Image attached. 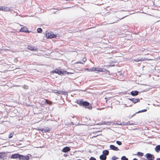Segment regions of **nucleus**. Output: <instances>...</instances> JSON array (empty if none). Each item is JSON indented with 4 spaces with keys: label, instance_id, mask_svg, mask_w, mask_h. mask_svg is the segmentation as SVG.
I'll list each match as a JSON object with an SVG mask.
<instances>
[{
    "label": "nucleus",
    "instance_id": "obj_1",
    "mask_svg": "<svg viewBox=\"0 0 160 160\" xmlns=\"http://www.w3.org/2000/svg\"><path fill=\"white\" fill-rule=\"evenodd\" d=\"M77 103L80 106L84 107L85 108L89 109H91L92 108V106L88 102L83 101L82 99L77 100Z\"/></svg>",
    "mask_w": 160,
    "mask_h": 160
},
{
    "label": "nucleus",
    "instance_id": "obj_2",
    "mask_svg": "<svg viewBox=\"0 0 160 160\" xmlns=\"http://www.w3.org/2000/svg\"><path fill=\"white\" fill-rule=\"evenodd\" d=\"M51 73H55L58 74L59 75L64 74V73H67V71H62L61 69H58V68H56L54 70L52 71L51 72Z\"/></svg>",
    "mask_w": 160,
    "mask_h": 160
},
{
    "label": "nucleus",
    "instance_id": "obj_3",
    "mask_svg": "<svg viewBox=\"0 0 160 160\" xmlns=\"http://www.w3.org/2000/svg\"><path fill=\"white\" fill-rule=\"evenodd\" d=\"M46 36L47 38H56L57 37V36L54 34L52 32L46 33Z\"/></svg>",
    "mask_w": 160,
    "mask_h": 160
},
{
    "label": "nucleus",
    "instance_id": "obj_4",
    "mask_svg": "<svg viewBox=\"0 0 160 160\" xmlns=\"http://www.w3.org/2000/svg\"><path fill=\"white\" fill-rule=\"evenodd\" d=\"M19 31L21 32H24L27 33H29L30 32V31H28V28L26 26L22 27Z\"/></svg>",
    "mask_w": 160,
    "mask_h": 160
},
{
    "label": "nucleus",
    "instance_id": "obj_5",
    "mask_svg": "<svg viewBox=\"0 0 160 160\" xmlns=\"http://www.w3.org/2000/svg\"><path fill=\"white\" fill-rule=\"evenodd\" d=\"M38 130L44 132H48L50 131V129L48 127H45L43 128L39 129Z\"/></svg>",
    "mask_w": 160,
    "mask_h": 160
},
{
    "label": "nucleus",
    "instance_id": "obj_6",
    "mask_svg": "<svg viewBox=\"0 0 160 160\" xmlns=\"http://www.w3.org/2000/svg\"><path fill=\"white\" fill-rule=\"evenodd\" d=\"M146 158L149 160H154V157L153 155L150 153H147L146 155Z\"/></svg>",
    "mask_w": 160,
    "mask_h": 160
},
{
    "label": "nucleus",
    "instance_id": "obj_7",
    "mask_svg": "<svg viewBox=\"0 0 160 160\" xmlns=\"http://www.w3.org/2000/svg\"><path fill=\"white\" fill-rule=\"evenodd\" d=\"M7 156V154L5 152H0V158L4 159V158H6Z\"/></svg>",
    "mask_w": 160,
    "mask_h": 160
},
{
    "label": "nucleus",
    "instance_id": "obj_8",
    "mask_svg": "<svg viewBox=\"0 0 160 160\" xmlns=\"http://www.w3.org/2000/svg\"><path fill=\"white\" fill-rule=\"evenodd\" d=\"M28 48L31 51H36L37 48L35 47H33L31 45L28 46Z\"/></svg>",
    "mask_w": 160,
    "mask_h": 160
},
{
    "label": "nucleus",
    "instance_id": "obj_9",
    "mask_svg": "<svg viewBox=\"0 0 160 160\" xmlns=\"http://www.w3.org/2000/svg\"><path fill=\"white\" fill-rule=\"evenodd\" d=\"M110 148L111 149H112L114 151H118L119 150V149L118 148V147L115 146L114 145H110Z\"/></svg>",
    "mask_w": 160,
    "mask_h": 160
},
{
    "label": "nucleus",
    "instance_id": "obj_10",
    "mask_svg": "<svg viewBox=\"0 0 160 160\" xmlns=\"http://www.w3.org/2000/svg\"><path fill=\"white\" fill-rule=\"evenodd\" d=\"M129 100L134 103H136L139 102L140 101V100L138 98L137 99L135 98H132L131 99H129Z\"/></svg>",
    "mask_w": 160,
    "mask_h": 160
},
{
    "label": "nucleus",
    "instance_id": "obj_11",
    "mask_svg": "<svg viewBox=\"0 0 160 160\" xmlns=\"http://www.w3.org/2000/svg\"><path fill=\"white\" fill-rule=\"evenodd\" d=\"M70 150V149L69 147H66L63 148L62 149V151L64 152H68Z\"/></svg>",
    "mask_w": 160,
    "mask_h": 160
},
{
    "label": "nucleus",
    "instance_id": "obj_12",
    "mask_svg": "<svg viewBox=\"0 0 160 160\" xmlns=\"http://www.w3.org/2000/svg\"><path fill=\"white\" fill-rule=\"evenodd\" d=\"M87 61V59L86 58H83V60H82L80 62H76L75 64H78V63H81L83 64L85 62Z\"/></svg>",
    "mask_w": 160,
    "mask_h": 160
},
{
    "label": "nucleus",
    "instance_id": "obj_13",
    "mask_svg": "<svg viewBox=\"0 0 160 160\" xmlns=\"http://www.w3.org/2000/svg\"><path fill=\"white\" fill-rule=\"evenodd\" d=\"M131 93L132 96H135L138 94V92L137 91H132Z\"/></svg>",
    "mask_w": 160,
    "mask_h": 160
},
{
    "label": "nucleus",
    "instance_id": "obj_14",
    "mask_svg": "<svg viewBox=\"0 0 160 160\" xmlns=\"http://www.w3.org/2000/svg\"><path fill=\"white\" fill-rule=\"evenodd\" d=\"M100 158L101 160H106L107 158V157L105 155L102 154L100 156Z\"/></svg>",
    "mask_w": 160,
    "mask_h": 160
},
{
    "label": "nucleus",
    "instance_id": "obj_15",
    "mask_svg": "<svg viewBox=\"0 0 160 160\" xmlns=\"http://www.w3.org/2000/svg\"><path fill=\"white\" fill-rule=\"evenodd\" d=\"M19 155V154H12L11 156V158H18V156Z\"/></svg>",
    "mask_w": 160,
    "mask_h": 160
},
{
    "label": "nucleus",
    "instance_id": "obj_16",
    "mask_svg": "<svg viewBox=\"0 0 160 160\" xmlns=\"http://www.w3.org/2000/svg\"><path fill=\"white\" fill-rule=\"evenodd\" d=\"M155 150L157 152H158L160 150V145L157 146L155 148Z\"/></svg>",
    "mask_w": 160,
    "mask_h": 160
},
{
    "label": "nucleus",
    "instance_id": "obj_17",
    "mask_svg": "<svg viewBox=\"0 0 160 160\" xmlns=\"http://www.w3.org/2000/svg\"><path fill=\"white\" fill-rule=\"evenodd\" d=\"M97 71L99 72H104L103 69L100 68H97Z\"/></svg>",
    "mask_w": 160,
    "mask_h": 160
},
{
    "label": "nucleus",
    "instance_id": "obj_18",
    "mask_svg": "<svg viewBox=\"0 0 160 160\" xmlns=\"http://www.w3.org/2000/svg\"><path fill=\"white\" fill-rule=\"evenodd\" d=\"M3 10L2 11H9V8H8L7 7H2Z\"/></svg>",
    "mask_w": 160,
    "mask_h": 160
},
{
    "label": "nucleus",
    "instance_id": "obj_19",
    "mask_svg": "<svg viewBox=\"0 0 160 160\" xmlns=\"http://www.w3.org/2000/svg\"><path fill=\"white\" fill-rule=\"evenodd\" d=\"M23 160H29L30 158L29 156L28 155L25 156L23 155Z\"/></svg>",
    "mask_w": 160,
    "mask_h": 160
},
{
    "label": "nucleus",
    "instance_id": "obj_20",
    "mask_svg": "<svg viewBox=\"0 0 160 160\" xmlns=\"http://www.w3.org/2000/svg\"><path fill=\"white\" fill-rule=\"evenodd\" d=\"M14 132H12L10 133L8 135L9 138H12L14 135Z\"/></svg>",
    "mask_w": 160,
    "mask_h": 160
},
{
    "label": "nucleus",
    "instance_id": "obj_21",
    "mask_svg": "<svg viewBox=\"0 0 160 160\" xmlns=\"http://www.w3.org/2000/svg\"><path fill=\"white\" fill-rule=\"evenodd\" d=\"M103 153L104 155H105L106 156V155H107L108 154L109 152L107 150H105L103 152Z\"/></svg>",
    "mask_w": 160,
    "mask_h": 160
},
{
    "label": "nucleus",
    "instance_id": "obj_22",
    "mask_svg": "<svg viewBox=\"0 0 160 160\" xmlns=\"http://www.w3.org/2000/svg\"><path fill=\"white\" fill-rule=\"evenodd\" d=\"M18 158L19 160H23V155L19 154Z\"/></svg>",
    "mask_w": 160,
    "mask_h": 160
},
{
    "label": "nucleus",
    "instance_id": "obj_23",
    "mask_svg": "<svg viewBox=\"0 0 160 160\" xmlns=\"http://www.w3.org/2000/svg\"><path fill=\"white\" fill-rule=\"evenodd\" d=\"M42 30L41 28H38L37 29V32L38 33H41L42 32Z\"/></svg>",
    "mask_w": 160,
    "mask_h": 160
},
{
    "label": "nucleus",
    "instance_id": "obj_24",
    "mask_svg": "<svg viewBox=\"0 0 160 160\" xmlns=\"http://www.w3.org/2000/svg\"><path fill=\"white\" fill-rule=\"evenodd\" d=\"M137 155H138V156L142 157L143 156V154L142 152H138L137 153Z\"/></svg>",
    "mask_w": 160,
    "mask_h": 160
},
{
    "label": "nucleus",
    "instance_id": "obj_25",
    "mask_svg": "<svg viewBox=\"0 0 160 160\" xmlns=\"http://www.w3.org/2000/svg\"><path fill=\"white\" fill-rule=\"evenodd\" d=\"M46 102L48 104L51 105L52 104V102L50 101H48L47 99H45Z\"/></svg>",
    "mask_w": 160,
    "mask_h": 160
},
{
    "label": "nucleus",
    "instance_id": "obj_26",
    "mask_svg": "<svg viewBox=\"0 0 160 160\" xmlns=\"http://www.w3.org/2000/svg\"><path fill=\"white\" fill-rule=\"evenodd\" d=\"M22 88L25 89H28V86L26 85H24L22 86Z\"/></svg>",
    "mask_w": 160,
    "mask_h": 160
},
{
    "label": "nucleus",
    "instance_id": "obj_27",
    "mask_svg": "<svg viewBox=\"0 0 160 160\" xmlns=\"http://www.w3.org/2000/svg\"><path fill=\"white\" fill-rule=\"evenodd\" d=\"M57 93L59 94H64V92L61 91H58L57 92Z\"/></svg>",
    "mask_w": 160,
    "mask_h": 160
},
{
    "label": "nucleus",
    "instance_id": "obj_28",
    "mask_svg": "<svg viewBox=\"0 0 160 160\" xmlns=\"http://www.w3.org/2000/svg\"><path fill=\"white\" fill-rule=\"evenodd\" d=\"M121 160H128V158L125 156H123L121 158Z\"/></svg>",
    "mask_w": 160,
    "mask_h": 160
},
{
    "label": "nucleus",
    "instance_id": "obj_29",
    "mask_svg": "<svg viewBox=\"0 0 160 160\" xmlns=\"http://www.w3.org/2000/svg\"><path fill=\"white\" fill-rule=\"evenodd\" d=\"M116 143L119 145H121L122 144V142H121L118 141H116Z\"/></svg>",
    "mask_w": 160,
    "mask_h": 160
},
{
    "label": "nucleus",
    "instance_id": "obj_30",
    "mask_svg": "<svg viewBox=\"0 0 160 160\" xmlns=\"http://www.w3.org/2000/svg\"><path fill=\"white\" fill-rule=\"evenodd\" d=\"M147 111V110L146 109L142 110L141 111H140L138 112V113H140L141 112H145Z\"/></svg>",
    "mask_w": 160,
    "mask_h": 160
},
{
    "label": "nucleus",
    "instance_id": "obj_31",
    "mask_svg": "<svg viewBox=\"0 0 160 160\" xmlns=\"http://www.w3.org/2000/svg\"><path fill=\"white\" fill-rule=\"evenodd\" d=\"M104 71H105L104 72H105L106 74H109L110 73V72L108 70H107L106 69H104Z\"/></svg>",
    "mask_w": 160,
    "mask_h": 160
},
{
    "label": "nucleus",
    "instance_id": "obj_32",
    "mask_svg": "<svg viewBox=\"0 0 160 160\" xmlns=\"http://www.w3.org/2000/svg\"><path fill=\"white\" fill-rule=\"evenodd\" d=\"M139 59V61H144L145 60H147V59H146L145 58H142L141 59Z\"/></svg>",
    "mask_w": 160,
    "mask_h": 160
},
{
    "label": "nucleus",
    "instance_id": "obj_33",
    "mask_svg": "<svg viewBox=\"0 0 160 160\" xmlns=\"http://www.w3.org/2000/svg\"><path fill=\"white\" fill-rule=\"evenodd\" d=\"M92 70L93 71H97V68L93 67L92 69Z\"/></svg>",
    "mask_w": 160,
    "mask_h": 160
},
{
    "label": "nucleus",
    "instance_id": "obj_34",
    "mask_svg": "<svg viewBox=\"0 0 160 160\" xmlns=\"http://www.w3.org/2000/svg\"><path fill=\"white\" fill-rule=\"evenodd\" d=\"M89 160H96V159L95 158L92 157L90 158Z\"/></svg>",
    "mask_w": 160,
    "mask_h": 160
},
{
    "label": "nucleus",
    "instance_id": "obj_35",
    "mask_svg": "<svg viewBox=\"0 0 160 160\" xmlns=\"http://www.w3.org/2000/svg\"><path fill=\"white\" fill-rule=\"evenodd\" d=\"M72 73H73L68 72H67V73H64V74H72Z\"/></svg>",
    "mask_w": 160,
    "mask_h": 160
},
{
    "label": "nucleus",
    "instance_id": "obj_36",
    "mask_svg": "<svg viewBox=\"0 0 160 160\" xmlns=\"http://www.w3.org/2000/svg\"><path fill=\"white\" fill-rule=\"evenodd\" d=\"M3 10L2 6L0 7V11H2Z\"/></svg>",
    "mask_w": 160,
    "mask_h": 160
},
{
    "label": "nucleus",
    "instance_id": "obj_37",
    "mask_svg": "<svg viewBox=\"0 0 160 160\" xmlns=\"http://www.w3.org/2000/svg\"><path fill=\"white\" fill-rule=\"evenodd\" d=\"M134 61L135 62H138L140 61L139 59H137L136 60H135Z\"/></svg>",
    "mask_w": 160,
    "mask_h": 160
},
{
    "label": "nucleus",
    "instance_id": "obj_38",
    "mask_svg": "<svg viewBox=\"0 0 160 160\" xmlns=\"http://www.w3.org/2000/svg\"><path fill=\"white\" fill-rule=\"evenodd\" d=\"M129 124H130V125H135V124H135L133 123H129Z\"/></svg>",
    "mask_w": 160,
    "mask_h": 160
},
{
    "label": "nucleus",
    "instance_id": "obj_39",
    "mask_svg": "<svg viewBox=\"0 0 160 160\" xmlns=\"http://www.w3.org/2000/svg\"><path fill=\"white\" fill-rule=\"evenodd\" d=\"M133 160H138V159L136 158H134L133 159Z\"/></svg>",
    "mask_w": 160,
    "mask_h": 160
},
{
    "label": "nucleus",
    "instance_id": "obj_40",
    "mask_svg": "<svg viewBox=\"0 0 160 160\" xmlns=\"http://www.w3.org/2000/svg\"><path fill=\"white\" fill-rule=\"evenodd\" d=\"M157 160H160V158L159 159L158 158Z\"/></svg>",
    "mask_w": 160,
    "mask_h": 160
},
{
    "label": "nucleus",
    "instance_id": "obj_41",
    "mask_svg": "<svg viewBox=\"0 0 160 160\" xmlns=\"http://www.w3.org/2000/svg\"><path fill=\"white\" fill-rule=\"evenodd\" d=\"M112 160H115V159H114V160L113 159Z\"/></svg>",
    "mask_w": 160,
    "mask_h": 160
},
{
    "label": "nucleus",
    "instance_id": "obj_42",
    "mask_svg": "<svg viewBox=\"0 0 160 160\" xmlns=\"http://www.w3.org/2000/svg\"><path fill=\"white\" fill-rule=\"evenodd\" d=\"M112 160H115V159H114V160L113 159Z\"/></svg>",
    "mask_w": 160,
    "mask_h": 160
}]
</instances>
